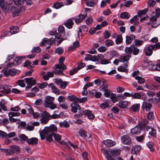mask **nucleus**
Wrapping results in <instances>:
<instances>
[{
  "mask_svg": "<svg viewBox=\"0 0 160 160\" xmlns=\"http://www.w3.org/2000/svg\"><path fill=\"white\" fill-rule=\"evenodd\" d=\"M57 130V128L54 125L45 127L40 133L41 139L43 140L46 138L47 141L52 142L53 140V132L56 131Z\"/></svg>",
  "mask_w": 160,
  "mask_h": 160,
  "instance_id": "obj_1",
  "label": "nucleus"
},
{
  "mask_svg": "<svg viewBox=\"0 0 160 160\" xmlns=\"http://www.w3.org/2000/svg\"><path fill=\"white\" fill-rule=\"evenodd\" d=\"M160 16V9L157 8L155 10V15L152 16L150 20L152 22V28H156L160 24V19H158Z\"/></svg>",
  "mask_w": 160,
  "mask_h": 160,
  "instance_id": "obj_2",
  "label": "nucleus"
},
{
  "mask_svg": "<svg viewBox=\"0 0 160 160\" xmlns=\"http://www.w3.org/2000/svg\"><path fill=\"white\" fill-rule=\"evenodd\" d=\"M160 49V42H158L154 44L149 46L144 50L145 55L147 56H151L152 53V50H156Z\"/></svg>",
  "mask_w": 160,
  "mask_h": 160,
  "instance_id": "obj_3",
  "label": "nucleus"
},
{
  "mask_svg": "<svg viewBox=\"0 0 160 160\" xmlns=\"http://www.w3.org/2000/svg\"><path fill=\"white\" fill-rule=\"evenodd\" d=\"M54 98L50 96H47L45 98L44 103L45 107L49 108L51 109H53L57 108V105L53 103L52 101L54 100Z\"/></svg>",
  "mask_w": 160,
  "mask_h": 160,
  "instance_id": "obj_4",
  "label": "nucleus"
},
{
  "mask_svg": "<svg viewBox=\"0 0 160 160\" xmlns=\"http://www.w3.org/2000/svg\"><path fill=\"white\" fill-rule=\"evenodd\" d=\"M12 86L6 84L0 83V92L3 95H6L10 93Z\"/></svg>",
  "mask_w": 160,
  "mask_h": 160,
  "instance_id": "obj_5",
  "label": "nucleus"
},
{
  "mask_svg": "<svg viewBox=\"0 0 160 160\" xmlns=\"http://www.w3.org/2000/svg\"><path fill=\"white\" fill-rule=\"evenodd\" d=\"M2 72L4 73V75L7 77L9 75L13 76L18 74L20 72L19 71L13 69H9L7 71V68H6L2 69Z\"/></svg>",
  "mask_w": 160,
  "mask_h": 160,
  "instance_id": "obj_6",
  "label": "nucleus"
},
{
  "mask_svg": "<svg viewBox=\"0 0 160 160\" xmlns=\"http://www.w3.org/2000/svg\"><path fill=\"white\" fill-rule=\"evenodd\" d=\"M20 152L19 148L17 146L12 145L11 146L10 149L7 150L6 154L7 155H11L14 153L17 154Z\"/></svg>",
  "mask_w": 160,
  "mask_h": 160,
  "instance_id": "obj_7",
  "label": "nucleus"
},
{
  "mask_svg": "<svg viewBox=\"0 0 160 160\" xmlns=\"http://www.w3.org/2000/svg\"><path fill=\"white\" fill-rule=\"evenodd\" d=\"M25 57L23 56H18L14 58V61L12 62H9L7 65L8 68H11L12 66H15L20 64L23 59L25 58Z\"/></svg>",
  "mask_w": 160,
  "mask_h": 160,
  "instance_id": "obj_8",
  "label": "nucleus"
},
{
  "mask_svg": "<svg viewBox=\"0 0 160 160\" xmlns=\"http://www.w3.org/2000/svg\"><path fill=\"white\" fill-rule=\"evenodd\" d=\"M55 42V39L54 38H51L49 39L47 38H44L42 40L40 45L41 46L48 44L51 45L54 44Z\"/></svg>",
  "mask_w": 160,
  "mask_h": 160,
  "instance_id": "obj_9",
  "label": "nucleus"
},
{
  "mask_svg": "<svg viewBox=\"0 0 160 160\" xmlns=\"http://www.w3.org/2000/svg\"><path fill=\"white\" fill-rule=\"evenodd\" d=\"M41 114L42 116H41V118H42L40 120L41 122L44 124L47 123L49 120V118L51 116L50 114L48 112L45 111L43 112Z\"/></svg>",
  "mask_w": 160,
  "mask_h": 160,
  "instance_id": "obj_10",
  "label": "nucleus"
},
{
  "mask_svg": "<svg viewBox=\"0 0 160 160\" xmlns=\"http://www.w3.org/2000/svg\"><path fill=\"white\" fill-rule=\"evenodd\" d=\"M146 130L148 132L149 134L152 137L153 139L157 138V132L155 128L150 126L146 127Z\"/></svg>",
  "mask_w": 160,
  "mask_h": 160,
  "instance_id": "obj_11",
  "label": "nucleus"
},
{
  "mask_svg": "<svg viewBox=\"0 0 160 160\" xmlns=\"http://www.w3.org/2000/svg\"><path fill=\"white\" fill-rule=\"evenodd\" d=\"M33 79V78L32 77L24 78V80H25L26 83L28 84V86L26 87V90L31 88L32 85H34L36 84V81Z\"/></svg>",
  "mask_w": 160,
  "mask_h": 160,
  "instance_id": "obj_12",
  "label": "nucleus"
},
{
  "mask_svg": "<svg viewBox=\"0 0 160 160\" xmlns=\"http://www.w3.org/2000/svg\"><path fill=\"white\" fill-rule=\"evenodd\" d=\"M87 12H84V15L80 14L79 15L77 16L74 18L75 22L76 23L78 24L81 22L85 18L87 17Z\"/></svg>",
  "mask_w": 160,
  "mask_h": 160,
  "instance_id": "obj_13",
  "label": "nucleus"
},
{
  "mask_svg": "<svg viewBox=\"0 0 160 160\" xmlns=\"http://www.w3.org/2000/svg\"><path fill=\"white\" fill-rule=\"evenodd\" d=\"M132 97L133 98L142 99L145 100L147 99L146 95L143 93H135L134 94L132 93Z\"/></svg>",
  "mask_w": 160,
  "mask_h": 160,
  "instance_id": "obj_14",
  "label": "nucleus"
},
{
  "mask_svg": "<svg viewBox=\"0 0 160 160\" xmlns=\"http://www.w3.org/2000/svg\"><path fill=\"white\" fill-rule=\"evenodd\" d=\"M58 33H56L55 35V38L58 39L60 37H63L64 36V28L63 26H60L58 27Z\"/></svg>",
  "mask_w": 160,
  "mask_h": 160,
  "instance_id": "obj_15",
  "label": "nucleus"
},
{
  "mask_svg": "<svg viewBox=\"0 0 160 160\" xmlns=\"http://www.w3.org/2000/svg\"><path fill=\"white\" fill-rule=\"evenodd\" d=\"M121 141L124 144L130 145L132 142L130 138L127 135H123L121 138Z\"/></svg>",
  "mask_w": 160,
  "mask_h": 160,
  "instance_id": "obj_16",
  "label": "nucleus"
},
{
  "mask_svg": "<svg viewBox=\"0 0 160 160\" xmlns=\"http://www.w3.org/2000/svg\"><path fill=\"white\" fill-rule=\"evenodd\" d=\"M130 102L127 100H122L117 104V105L120 108L125 109L127 108L130 104Z\"/></svg>",
  "mask_w": 160,
  "mask_h": 160,
  "instance_id": "obj_17",
  "label": "nucleus"
},
{
  "mask_svg": "<svg viewBox=\"0 0 160 160\" xmlns=\"http://www.w3.org/2000/svg\"><path fill=\"white\" fill-rule=\"evenodd\" d=\"M74 18H70L66 20L64 23V25L68 29H71L72 25L74 24L73 21L74 20Z\"/></svg>",
  "mask_w": 160,
  "mask_h": 160,
  "instance_id": "obj_18",
  "label": "nucleus"
},
{
  "mask_svg": "<svg viewBox=\"0 0 160 160\" xmlns=\"http://www.w3.org/2000/svg\"><path fill=\"white\" fill-rule=\"evenodd\" d=\"M21 9L20 8H18L14 7H12L11 10L13 16L15 17L19 15L21 11Z\"/></svg>",
  "mask_w": 160,
  "mask_h": 160,
  "instance_id": "obj_19",
  "label": "nucleus"
},
{
  "mask_svg": "<svg viewBox=\"0 0 160 160\" xmlns=\"http://www.w3.org/2000/svg\"><path fill=\"white\" fill-rule=\"evenodd\" d=\"M16 134V133L14 132H11L7 134L5 132L0 130V138L1 137L5 138L7 136L8 138H11L14 137Z\"/></svg>",
  "mask_w": 160,
  "mask_h": 160,
  "instance_id": "obj_20",
  "label": "nucleus"
},
{
  "mask_svg": "<svg viewBox=\"0 0 160 160\" xmlns=\"http://www.w3.org/2000/svg\"><path fill=\"white\" fill-rule=\"evenodd\" d=\"M84 115L87 116L89 119H92L95 118L92 111L88 109L84 110Z\"/></svg>",
  "mask_w": 160,
  "mask_h": 160,
  "instance_id": "obj_21",
  "label": "nucleus"
},
{
  "mask_svg": "<svg viewBox=\"0 0 160 160\" xmlns=\"http://www.w3.org/2000/svg\"><path fill=\"white\" fill-rule=\"evenodd\" d=\"M152 107L151 103L144 101L143 102L142 108V109H145L146 111H149L150 110Z\"/></svg>",
  "mask_w": 160,
  "mask_h": 160,
  "instance_id": "obj_22",
  "label": "nucleus"
},
{
  "mask_svg": "<svg viewBox=\"0 0 160 160\" xmlns=\"http://www.w3.org/2000/svg\"><path fill=\"white\" fill-rule=\"evenodd\" d=\"M77 102H72L70 105L71 107V110L73 113H76L78 108L79 110L80 109V106L77 104Z\"/></svg>",
  "mask_w": 160,
  "mask_h": 160,
  "instance_id": "obj_23",
  "label": "nucleus"
},
{
  "mask_svg": "<svg viewBox=\"0 0 160 160\" xmlns=\"http://www.w3.org/2000/svg\"><path fill=\"white\" fill-rule=\"evenodd\" d=\"M103 143L106 146L108 147H111L115 145L116 144L115 141H112L111 139H107L104 140Z\"/></svg>",
  "mask_w": 160,
  "mask_h": 160,
  "instance_id": "obj_24",
  "label": "nucleus"
},
{
  "mask_svg": "<svg viewBox=\"0 0 160 160\" xmlns=\"http://www.w3.org/2000/svg\"><path fill=\"white\" fill-rule=\"evenodd\" d=\"M141 128V127L138 125L131 129V132L132 134H139L140 133Z\"/></svg>",
  "mask_w": 160,
  "mask_h": 160,
  "instance_id": "obj_25",
  "label": "nucleus"
},
{
  "mask_svg": "<svg viewBox=\"0 0 160 160\" xmlns=\"http://www.w3.org/2000/svg\"><path fill=\"white\" fill-rule=\"evenodd\" d=\"M27 142L29 144L32 145H36L38 143V139L36 138L33 137L27 139Z\"/></svg>",
  "mask_w": 160,
  "mask_h": 160,
  "instance_id": "obj_26",
  "label": "nucleus"
},
{
  "mask_svg": "<svg viewBox=\"0 0 160 160\" xmlns=\"http://www.w3.org/2000/svg\"><path fill=\"white\" fill-rule=\"evenodd\" d=\"M113 57L112 56L109 59H104V56L101 54V56L100 57L99 60L101 61L100 62L98 63L102 64H107L110 63L109 60L112 59Z\"/></svg>",
  "mask_w": 160,
  "mask_h": 160,
  "instance_id": "obj_27",
  "label": "nucleus"
},
{
  "mask_svg": "<svg viewBox=\"0 0 160 160\" xmlns=\"http://www.w3.org/2000/svg\"><path fill=\"white\" fill-rule=\"evenodd\" d=\"M48 86L51 88L52 91L53 93L58 95L61 92L54 85L53 83H52L49 84L48 85Z\"/></svg>",
  "mask_w": 160,
  "mask_h": 160,
  "instance_id": "obj_28",
  "label": "nucleus"
},
{
  "mask_svg": "<svg viewBox=\"0 0 160 160\" xmlns=\"http://www.w3.org/2000/svg\"><path fill=\"white\" fill-rule=\"evenodd\" d=\"M121 150L119 148H115L111 149L110 152L112 156L118 157L120 155Z\"/></svg>",
  "mask_w": 160,
  "mask_h": 160,
  "instance_id": "obj_29",
  "label": "nucleus"
},
{
  "mask_svg": "<svg viewBox=\"0 0 160 160\" xmlns=\"http://www.w3.org/2000/svg\"><path fill=\"white\" fill-rule=\"evenodd\" d=\"M126 44H129L132 42L133 40L134 39L135 40L136 37L134 35L132 34L129 36H126Z\"/></svg>",
  "mask_w": 160,
  "mask_h": 160,
  "instance_id": "obj_30",
  "label": "nucleus"
},
{
  "mask_svg": "<svg viewBox=\"0 0 160 160\" xmlns=\"http://www.w3.org/2000/svg\"><path fill=\"white\" fill-rule=\"evenodd\" d=\"M90 94L92 96H95L97 98H99L102 95L101 92H98L95 89L92 90L90 92Z\"/></svg>",
  "mask_w": 160,
  "mask_h": 160,
  "instance_id": "obj_31",
  "label": "nucleus"
},
{
  "mask_svg": "<svg viewBox=\"0 0 160 160\" xmlns=\"http://www.w3.org/2000/svg\"><path fill=\"white\" fill-rule=\"evenodd\" d=\"M64 5L65 3L62 2H57L53 4L52 7L57 9L61 8Z\"/></svg>",
  "mask_w": 160,
  "mask_h": 160,
  "instance_id": "obj_32",
  "label": "nucleus"
},
{
  "mask_svg": "<svg viewBox=\"0 0 160 160\" xmlns=\"http://www.w3.org/2000/svg\"><path fill=\"white\" fill-rule=\"evenodd\" d=\"M140 107L139 103H136L133 105L130 108L131 110L134 112L138 111Z\"/></svg>",
  "mask_w": 160,
  "mask_h": 160,
  "instance_id": "obj_33",
  "label": "nucleus"
},
{
  "mask_svg": "<svg viewBox=\"0 0 160 160\" xmlns=\"http://www.w3.org/2000/svg\"><path fill=\"white\" fill-rule=\"evenodd\" d=\"M131 57V55H129L122 56L119 58V61L120 62H124L125 61H128Z\"/></svg>",
  "mask_w": 160,
  "mask_h": 160,
  "instance_id": "obj_34",
  "label": "nucleus"
},
{
  "mask_svg": "<svg viewBox=\"0 0 160 160\" xmlns=\"http://www.w3.org/2000/svg\"><path fill=\"white\" fill-rule=\"evenodd\" d=\"M54 67L55 69H61L62 70H66L67 69L66 66L64 65V64H56L54 66Z\"/></svg>",
  "mask_w": 160,
  "mask_h": 160,
  "instance_id": "obj_35",
  "label": "nucleus"
},
{
  "mask_svg": "<svg viewBox=\"0 0 160 160\" xmlns=\"http://www.w3.org/2000/svg\"><path fill=\"white\" fill-rule=\"evenodd\" d=\"M148 124V122L146 119H142L138 123V125L141 127V128H144L145 126Z\"/></svg>",
  "mask_w": 160,
  "mask_h": 160,
  "instance_id": "obj_36",
  "label": "nucleus"
},
{
  "mask_svg": "<svg viewBox=\"0 0 160 160\" xmlns=\"http://www.w3.org/2000/svg\"><path fill=\"white\" fill-rule=\"evenodd\" d=\"M130 15L127 12H122L120 15V17L122 19H128Z\"/></svg>",
  "mask_w": 160,
  "mask_h": 160,
  "instance_id": "obj_37",
  "label": "nucleus"
},
{
  "mask_svg": "<svg viewBox=\"0 0 160 160\" xmlns=\"http://www.w3.org/2000/svg\"><path fill=\"white\" fill-rule=\"evenodd\" d=\"M6 103L7 102L4 99L2 100L0 102V107L3 111H6L7 110V108L5 105Z\"/></svg>",
  "mask_w": 160,
  "mask_h": 160,
  "instance_id": "obj_38",
  "label": "nucleus"
},
{
  "mask_svg": "<svg viewBox=\"0 0 160 160\" xmlns=\"http://www.w3.org/2000/svg\"><path fill=\"white\" fill-rule=\"evenodd\" d=\"M146 145L150 149V151L152 152H154V149L153 147L154 144L153 142L152 141H149L147 143Z\"/></svg>",
  "mask_w": 160,
  "mask_h": 160,
  "instance_id": "obj_39",
  "label": "nucleus"
},
{
  "mask_svg": "<svg viewBox=\"0 0 160 160\" xmlns=\"http://www.w3.org/2000/svg\"><path fill=\"white\" fill-rule=\"evenodd\" d=\"M108 89V84L103 82H102V83L100 86L99 88L100 90L103 92L107 90Z\"/></svg>",
  "mask_w": 160,
  "mask_h": 160,
  "instance_id": "obj_40",
  "label": "nucleus"
},
{
  "mask_svg": "<svg viewBox=\"0 0 160 160\" xmlns=\"http://www.w3.org/2000/svg\"><path fill=\"white\" fill-rule=\"evenodd\" d=\"M101 150L102 152L107 158V160L108 159V158H113L112 156L109 155L108 150L105 149H102Z\"/></svg>",
  "mask_w": 160,
  "mask_h": 160,
  "instance_id": "obj_41",
  "label": "nucleus"
},
{
  "mask_svg": "<svg viewBox=\"0 0 160 160\" xmlns=\"http://www.w3.org/2000/svg\"><path fill=\"white\" fill-rule=\"evenodd\" d=\"M122 42V35L121 34H119L117 36L115 40V42L117 44H119L121 43Z\"/></svg>",
  "mask_w": 160,
  "mask_h": 160,
  "instance_id": "obj_42",
  "label": "nucleus"
},
{
  "mask_svg": "<svg viewBox=\"0 0 160 160\" xmlns=\"http://www.w3.org/2000/svg\"><path fill=\"white\" fill-rule=\"evenodd\" d=\"M135 78L138 81V83L140 84L143 83L145 81L144 78H142L140 76H136Z\"/></svg>",
  "mask_w": 160,
  "mask_h": 160,
  "instance_id": "obj_43",
  "label": "nucleus"
},
{
  "mask_svg": "<svg viewBox=\"0 0 160 160\" xmlns=\"http://www.w3.org/2000/svg\"><path fill=\"white\" fill-rule=\"evenodd\" d=\"M78 132L79 135L81 137L83 138H85L86 137L87 133L83 129H80Z\"/></svg>",
  "mask_w": 160,
  "mask_h": 160,
  "instance_id": "obj_44",
  "label": "nucleus"
},
{
  "mask_svg": "<svg viewBox=\"0 0 160 160\" xmlns=\"http://www.w3.org/2000/svg\"><path fill=\"white\" fill-rule=\"evenodd\" d=\"M10 32L11 34H15L17 33L18 28L17 27H15L13 26L10 28Z\"/></svg>",
  "mask_w": 160,
  "mask_h": 160,
  "instance_id": "obj_45",
  "label": "nucleus"
},
{
  "mask_svg": "<svg viewBox=\"0 0 160 160\" xmlns=\"http://www.w3.org/2000/svg\"><path fill=\"white\" fill-rule=\"evenodd\" d=\"M21 114L20 112H11L8 113V116L9 117H14L19 116Z\"/></svg>",
  "mask_w": 160,
  "mask_h": 160,
  "instance_id": "obj_46",
  "label": "nucleus"
},
{
  "mask_svg": "<svg viewBox=\"0 0 160 160\" xmlns=\"http://www.w3.org/2000/svg\"><path fill=\"white\" fill-rule=\"evenodd\" d=\"M77 98L76 96L74 95L68 96L67 97L68 99L70 101H74V102H77Z\"/></svg>",
  "mask_w": 160,
  "mask_h": 160,
  "instance_id": "obj_47",
  "label": "nucleus"
},
{
  "mask_svg": "<svg viewBox=\"0 0 160 160\" xmlns=\"http://www.w3.org/2000/svg\"><path fill=\"white\" fill-rule=\"evenodd\" d=\"M64 49L63 48L59 47L57 48L55 51V53L59 55L62 54L63 52Z\"/></svg>",
  "mask_w": 160,
  "mask_h": 160,
  "instance_id": "obj_48",
  "label": "nucleus"
},
{
  "mask_svg": "<svg viewBox=\"0 0 160 160\" xmlns=\"http://www.w3.org/2000/svg\"><path fill=\"white\" fill-rule=\"evenodd\" d=\"M101 56V54H99L97 56H92L91 61L93 62L98 61L100 59V58Z\"/></svg>",
  "mask_w": 160,
  "mask_h": 160,
  "instance_id": "obj_49",
  "label": "nucleus"
},
{
  "mask_svg": "<svg viewBox=\"0 0 160 160\" xmlns=\"http://www.w3.org/2000/svg\"><path fill=\"white\" fill-rule=\"evenodd\" d=\"M83 115H84V110L80 109L78 112V113L75 115L74 117L79 118L82 117Z\"/></svg>",
  "mask_w": 160,
  "mask_h": 160,
  "instance_id": "obj_50",
  "label": "nucleus"
},
{
  "mask_svg": "<svg viewBox=\"0 0 160 160\" xmlns=\"http://www.w3.org/2000/svg\"><path fill=\"white\" fill-rule=\"evenodd\" d=\"M59 125L61 127H64L65 128H68L70 126L68 122L65 120H64L63 122H60L59 123Z\"/></svg>",
  "mask_w": 160,
  "mask_h": 160,
  "instance_id": "obj_51",
  "label": "nucleus"
},
{
  "mask_svg": "<svg viewBox=\"0 0 160 160\" xmlns=\"http://www.w3.org/2000/svg\"><path fill=\"white\" fill-rule=\"evenodd\" d=\"M147 68L151 71H154L156 70L157 65L152 64H149L147 66Z\"/></svg>",
  "mask_w": 160,
  "mask_h": 160,
  "instance_id": "obj_52",
  "label": "nucleus"
},
{
  "mask_svg": "<svg viewBox=\"0 0 160 160\" xmlns=\"http://www.w3.org/2000/svg\"><path fill=\"white\" fill-rule=\"evenodd\" d=\"M53 136L55 140L57 141H59L61 140V136L58 134L54 133V132H53Z\"/></svg>",
  "mask_w": 160,
  "mask_h": 160,
  "instance_id": "obj_53",
  "label": "nucleus"
},
{
  "mask_svg": "<svg viewBox=\"0 0 160 160\" xmlns=\"http://www.w3.org/2000/svg\"><path fill=\"white\" fill-rule=\"evenodd\" d=\"M148 11L147 9L139 10L137 14L139 17H141L142 15L145 14Z\"/></svg>",
  "mask_w": 160,
  "mask_h": 160,
  "instance_id": "obj_54",
  "label": "nucleus"
},
{
  "mask_svg": "<svg viewBox=\"0 0 160 160\" xmlns=\"http://www.w3.org/2000/svg\"><path fill=\"white\" fill-rule=\"evenodd\" d=\"M124 65L125 66L124 68L122 66H119L118 68V70L120 72H125L127 71V69H125V68L127 67L128 64L127 63H126Z\"/></svg>",
  "mask_w": 160,
  "mask_h": 160,
  "instance_id": "obj_55",
  "label": "nucleus"
},
{
  "mask_svg": "<svg viewBox=\"0 0 160 160\" xmlns=\"http://www.w3.org/2000/svg\"><path fill=\"white\" fill-rule=\"evenodd\" d=\"M133 45L131 46L130 47H126L124 50L125 52L127 54H130L132 52V48Z\"/></svg>",
  "mask_w": 160,
  "mask_h": 160,
  "instance_id": "obj_56",
  "label": "nucleus"
},
{
  "mask_svg": "<svg viewBox=\"0 0 160 160\" xmlns=\"http://www.w3.org/2000/svg\"><path fill=\"white\" fill-rule=\"evenodd\" d=\"M143 41L137 39H135L134 41V43L137 46H141L143 44Z\"/></svg>",
  "mask_w": 160,
  "mask_h": 160,
  "instance_id": "obj_57",
  "label": "nucleus"
},
{
  "mask_svg": "<svg viewBox=\"0 0 160 160\" xmlns=\"http://www.w3.org/2000/svg\"><path fill=\"white\" fill-rule=\"evenodd\" d=\"M105 45L108 47H110L114 44V42L111 39H107L105 42Z\"/></svg>",
  "mask_w": 160,
  "mask_h": 160,
  "instance_id": "obj_58",
  "label": "nucleus"
},
{
  "mask_svg": "<svg viewBox=\"0 0 160 160\" xmlns=\"http://www.w3.org/2000/svg\"><path fill=\"white\" fill-rule=\"evenodd\" d=\"M18 85L22 87H24L25 86V83L23 80H19L16 82Z\"/></svg>",
  "mask_w": 160,
  "mask_h": 160,
  "instance_id": "obj_59",
  "label": "nucleus"
},
{
  "mask_svg": "<svg viewBox=\"0 0 160 160\" xmlns=\"http://www.w3.org/2000/svg\"><path fill=\"white\" fill-rule=\"evenodd\" d=\"M139 51V49L137 48H135L134 45H133L132 48L133 54L135 55H136L138 54Z\"/></svg>",
  "mask_w": 160,
  "mask_h": 160,
  "instance_id": "obj_60",
  "label": "nucleus"
},
{
  "mask_svg": "<svg viewBox=\"0 0 160 160\" xmlns=\"http://www.w3.org/2000/svg\"><path fill=\"white\" fill-rule=\"evenodd\" d=\"M31 64L30 62L28 60L24 62V67H27L28 68H31L33 67L31 65Z\"/></svg>",
  "mask_w": 160,
  "mask_h": 160,
  "instance_id": "obj_61",
  "label": "nucleus"
},
{
  "mask_svg": "<svg viewBox=\"0 0 160 160\" xmlns=\"http://www.w3.org/2000/svg\"><path fill=\"white\" fill-rule=\"evenodd\" d=\"M20 108L18 106H16L14 107H12L10 109V111L16 112H19V111H20Z\"/></svg>",
  "mask_w": 160,
  "mask_h": 160,
  "instance_id": "obj_62",
  "label": "nucleus"
},
{
  "mask_svg": "<svg viewBox=\"0 0 160 160\" xmlns=\"http://www.w3.org/2000/svg\"><path fill=\"white\" fill-rule=\"evenodd\" d=\"M79 29H81V31L83 32L84 33H86L88 30V28L85 25H82L81 27Z\"/></svg>",
  "mask_w": 160,
  "mask_h": 160,
  "instance_id": "obj_63",
  "label": "nucleus"
},
{
  "mask_svg": "<svg viewBox=\"0 0 160 160\" xmlns=\"http://www.w3.org/2000/svg\"><path fill=\"white\" fill-rule=\"evenodd\" d=\"M111 36V33L108 31L105 30L103 33V37L105 39L109 38Z\"/></svg>",
  "mask_w": 160,
  "mask_h": 160,
  "instance_id": "obj_64",
  "label": "nucleus"
}]
</instances>
